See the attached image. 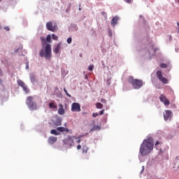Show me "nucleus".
Instances as JSON below:
<instances>
[{
	"label": "nucleus",
	"mask_w": 179,
	"mask_h": 179,
	"mask_svg": "<svg viewBox=\"0 0 179 179\" xmlns=\"http://www.w3.org/2000/svg\"><path fill=\"white\" fill-rule=\"evenodd\" d=\"M154 146L152 138L148 137L147 139H145L140 146L139 153L141 156L143 157L149 155L153 150Z\"/></svg>",
	"instance_id": "nucleus-1"
},
{
	"label": "nucleus",
	"mask_w": 179,
	"mask_h": 179,
	"mask_svg": "<svg viewBox=\"0 0 179 179\" xmlns=\"http://www.w3.org/2000/svg\"><path fill=\"white\" fill-rule=\"evenodd\" d=\"M51 45L48 43L45 45V49H42L40 51L39 55L41 58H45L46 59L50 60L51 59Z\"/></svg>",
	"instance_id": "nucleus-2"
},
{
	"label": "nucleus",
	"mask_w": 179,
	"mask_h": 179,
	"mask_svg": "<svg viewBox=\"0 0 179 179\" xmlns=\"http://www.w3.org/2000/svg\"><path fill=\"white\" fill-rule=\"evenodd\" d=\"M129 83L132 85L134 89H141L143 86V81L141 80L134 79V77L130 76L128 79Z\"/></svg>",
	"instance_id": "nucleus-3"
},
{
	"label": "nucleus",
	"mask_w": 179,
	"mask_h": 179,
	"mask_svg": "<svg viewBox=\"0 0 179 179\" xmlns=\"http://www.w3.org/2000/svg\"><path fill=\"white\" fill-rule=\"evenodd\" d=\"M34 98L33 96H29L27 98L26 104L28 106V108H29L31 111L34 110H37V103L33 101Z\"/></svg>",
	"instance_id": "nucleus-4"
},
{
	"label": "nucleus",
	"mask_w": 179,
	"mask_h": 179,
	"mask_svg": "<svg viewBox=\"0 0 179 179\" xmlns=\"http://www.w3.org/2000/svg\"><path fill=\"white\" fill-rule=\"evenodd\" d=\"M46 29L49 31L55 33V31L58 30V26L57 25V23L50 21L46 23Z\"/></svg>",
	"instance_id": "nucleus-5"
},
{
	"label": "nucleus",
	"mask_w": 179,
	"mask_h": 179,
	"mask_svg": "<svg viewBox=\"0 0 179 179\" xmlns=\"http://www.w3.org/2000/svg\"><path fill=\"white\" fill-rule=\"evenodd\" d=\"M73 139H79L78 137H75L74 136H69L63 140V143L64 145H67V146H69L70 148H72L73 146Z\"/></svg>",
	"instance_id": "nucleus-6"
},
{
	"label": "nucleus",
	"mask_w": 179,
	"mask_h": 179,
	"mask_svg": "<svg viewBox=\"0 0 179 179\" xmlns=\"http://www.w3.org/2000/svg\"><path fill=\"white\" fill-rule=\"evenodd\" d=\"M156 76L157 79L164 85H167V83H169V80L166 78L163 77V73H162V71H157Z\"/></svg>",
	"instance_id": "nucleus-7"
},
{
	"label": "nucleus",
	"mask_w": 179,
	"mask_h": 179,
	"mask_svg": "<svg viewBox=\"0 0 179 179\" xmlns=\"http://www.w3.org/2000/svg\"><path fill=\"white\" fill-rule=\"evenodd\" d=\"M71 111L73 113H79L81 111L80 104L78 103H73L71 105Z\"/></svg>",
	"instance_id": "nucleus-8"
},
{
	"label": "nucleus",
	"mask_w": 179,
	"mask_h": 179,
	"mask_svg": "<svg viewBox=\"0 0 179 179\" xmlns=\"http://www.w3.org/2000/svg\"><path fill=\"white\" fill-rule=\"evenodd\" d=\"M171 117H173V112L171 110H166L165 113H164V118L165 121H170L171 120Z\"/></svg>",
	"instance_id": "nucleus-9"
},
{
	"label": "nucleus",
	"mask_w": 179,
	"mask_h": 179,
	"mask_svg": "<svg viewBox=\"0 0 179 179\" xmlns=\"http://www.w3.org/2000/svg\"><path fill=\"white\" fill-rule=\"evenodd\" d=\"M173 169L175 171H177V170H179V156H178L174 161L173 163Z\"/></svg>",
	"instance_id": "nucleus-10"
},
{
	"label": "nucleus",
	"mask_w": 179,
	"mask_h": 179,
	"mask_svg": "<svg viewBox=\"0 0 179 179\" xmlns=\"http://www.w3.org/2000/svg\"><path fill=\"white\" fill-rule=\"evenodd\" d=\"M57 140L58 138H57V137L50 136L48 139V142L50 145H54V143H55V142H57Z\"/></svg>",
	"instance_id": "nucleus-11"
},
{
	"label": "nucleus",
	"mask_w": 179,
	"mask_h": 179,
	"mask_svg": "<svg viewBox=\"0 0 179 179\" xmlns=\"http://www.w3.org/2000/svg\"><path fill=\"white\" fill-rule=\"evenodd\" d=\"M118 16H115L113 17L110 22V24L111 26H113V27H115V25L117 24V23H118Z\"/></svg>",
	"instance_id": "nucleus-12"
},
{
	"label": "nucleus",
	"mask_w": 179,
	"mask_h": 179,
	"mask_svg": "<svg viewBox=\"0 0 179 179\" xmlns=\"http://www.w3.org/2000/svg\"><path fill=\"white\" fill-rule=\"evenodd\" d=\"M57 131H59V132H66V134H68V132H69V129L60 127L57 128Z\"/></svg>",
	"instance_id": "nucleus-13"
},
{
	"label": "nucleus",
	"mask_w": 179,
	"mask_h": 179,
	"mask_svg": "<svg viewBox=\"0 0 179 179\" xmlns=\"http://www.w3.org/2000/svg\"><path fill=\"white\" fill-rule=\"evenodd\" d=\"M59 108L58 109V114L60 115H64L65 114V110L64 109V106L62 104H59Z\"/></svg>",
	"instance_id": "nucleus-14"
},
{
	"label": "nucleus",
	"mask_w": 179,
	"mask_h": 179,
	"mask_svg": "<svg viewBox=\"0 0 179 179\" xmlns=\"http://www.w3.org/2000/svg\"><path fill=\"white\" fill-rule=\"evenodd\" d=\"M59 50H61V43H58L55 49L53 50V52H55V54H58V52H59Z\"/></svg>",
	"instance_id": "nucleus-15"
},
{
	"label": "nucleus",
	"mask_w": 179,
	"mask_h": 179,
	"mask_svg": "<svg viewBox=\"0 0 179 179\" xmlns=\"http://www.w3.org/2000/svg\"><path fill=\"white\" fill-rule=\"evenodd\" d=\"M29 78H30V80H31V82H32V83H34V82H36V75H34V73H31Z\"/></svg>",
	"instance_id": "nucleus-16"
},
{
	"label": "nucleus",
	"mask_w": 179,
	"mask_h": 179,
	"mask_svg": "<svg viewBox=\"0 0 179 179\" xmlns=\"http://www.w3.org/2000/svg\"><path fill=\"white\" fill-rule=\"evenodd\" d=\"M159 100H160V101H162V103H164V101H166L167 100V98L164 94H161L159 96Z\"/></svg>",
	"instance_id": "nucleus-17"
},
{
	"label": "nucleus",
	"mask_w": 179,
	"mask_h": 179,
	"mask_svg": "<svg viewBox=\"0 0 179 179\" xmlns=\"http://www.w3.org/2000/svg\"><path fill=\"white\" fill-rule=\"evenodd\" d=\"M17 85L19 86H20L21 87H23L24 86H26V84L22 80H17Z\"/></svg>",
	"instance_id": "nucleus-18"
},
{
	"label": "nucleus",
	"mask_w": 179,
	"mask_h": 179,
	"mask_svg": "<svg viewBox=\"0 0 179 179\" xmlns=\"http://www.w3.org/2000/svg\"><path fill=\"white\" fill-rule=\"evenodd\" d=\"M50 108H57V104L54 102H51L49 103Z\"/></svg>",
	"instance_id": "nucleus-19"
},
{
	"label": "nucleus",
	"mask_w": 179,
	"mask_h": 179,
	"mask_svg": "<svg viewBox=\"0 0 179 179\" xmlns=\"http://www.w3.org/2000/svg\"><path fill=\"white\" fill-rule=\"evenodd\" d=\"M87 150H89V148L86 145H83V153H87Z\"/></svg>",
	"instance_id": "nucleus-20"
},
{
	"label": "nucleus",
	"mask_w": 179,
	"mask_h": 179,
	"mask_svg": "<svg viewBox=\"0 0 179 179\" xmlns=\"http://www.w3.org/2000/svg\"><path fill=\"white\" fill-rule=\"evenodd\" d=\"M159 66H160V68H162L163 69H167V64H164V63H161L160 64H159Z\"/></svg>",
	"instance_id": "nucleus-21"
},
{
	"label": "nucleus",
	"mask_w": 179,
	"mask_h": 179,
	"mask_svg": "<svg viewBox=\"0 0 179 179\" xmlns=\"http://www.w3.org/2000/svg\"><path fill=\"white\" fill-rule=\"evenodd\" d=\"M96 108L101 109V108H103V105H102L101 103L98 102V103H96Z\"/></svg>",
	"instance_id": "nucleus-22"
},
{
	"label": "nucleus",
	"mask_w": 179,
	"mask_h": 179,
	"mask_svg": "<svg viewBox=\"0 0 179 179\" xmlns=\"http://www.w3.org/2000/svg\"><path fill=\"white\" fill-rule=\"evenodd\" d=\"M45 41H47L48 43H51V35L48 34L46 37Z\"/></svg>",
	"instance_id": "nucleus-23"
},
{
	"label": "nucleus",
	"mask_w": 179,
	"mask_h": 179,
	"mask_svg": "<svg viewBox=\"0 0 179 179\" xmlns=\"http://www.w3.org/2000/svg\"><path fill=\"white\" fill-rule=\"evenodd\" d=\"M50 134H52V135H59L58 131H57V130L55 129H52L50 131Z\"/></svg>",
	"instance_id": "nucleus-24"
},
{
	"label": "nucleus",
	"mask_w": 179,
	"mask_h": 179,
	"mask_svg": "<svg viewBox=\"0 0 179 179\" xmlns=\"http://www.w3.org/2000/svg\"><path fill=\"white\" fill-rule=\"evenodd\" d=\"M41 41L42 43V45L44 46V44H45V38L44 36H41Z\"/></svg>",
	"instance_id": "nucleus-25"
},
{
	"label": "nucleus",
	"mask_w": 179,
	"mask_h": 179,
	"mask_svg": "<svg viewBox=\"0 0 179 179\" xmlns=\"http://www.w3.org/2000/svg\"><path fill=\"white\" fill-rule=\"evenodd\" d=\"M52 40H55V41H58V36H57V35H55V34H52Z\"/></svg>",
	"instance_id": "nucleus-26"
},
{
	"label": "nucleus",
	"mask_w": 179,
	"mask_h": 179,
	"mask_svg": "<svg viewBox=\"0 0 179 179\" xmlns=\"http://www.w3.org/2000/svg\"><path fill=\"white\" fill-rule=\"evenodd\" d=\"M164 106H170V101H169V99H166V101H164Z\"/></svg>",
	"instance_id": "nucleus-27"
},
{
	"label": "nucleus",
	"mask_w": 179,
	"mask_h": 179,
	"mask_svg": "<svg viewBox=\"0 0 179 179\" xmlns=\"http://www.w3.org/2000/svg\"><path fill=\"white\" fill-rule=\"evenodd\" d=\"M93 69H94V65L92 64L90 66H88V71H93Z\"/></svg>",
	"instance_id": "nucleus-28"
},
{
	"label": "nucleus",
	"mask_w": 179,
	"mask_h": 179,
	"mask_svg": "<svg viewBox=\"0 0 179 179\" xmlns=\"http://www.w3.org/2000/svg\"><path fill=\"white\" fill-rule=\"evenodd\" d=\"M22 89L25 92V93H29V88H27V86H24Z\"/></svg>",
	"instance_id": "nucleus-29"
},
{
	"label": "nucleus",
	"mask_w": 179,
	"mask_h": 179,
	"mask_svg": "<svg viewBox=\"0 0 179 179\" xmlns=\"http://www.w3.org/2000/svg\"><path fill=\"white\" fill-rule=\"evenodd\" d=\"M64 93L68 96V97H71V94L68 93L66 89L64 88Z\"/></svg>",
	"instance_id": "nucleus-30"
},
{
	"label": "nucleus",
	"mask_w": 179,
	"mask_h": 179,
	"mask_svg": "<svg viewBox=\"0 0 179 179\" xmlns=\"http://www.w3.org/2000/svg\"><path fill=\"white\" fill-rule=\"evenodd\" d=\"M101 103H103V104H107V100L104 99H101Z\"/></svg>",
	"instance_id": "nucleus-31"
},
{
	"label": "nucleus",
	"mask_w": 179,
	"mask_h": 179,
	"mask_svg": "<svg viewBox=\"0 0 179 179\" xmlns=\"http://www.w3.org/2000/svg\"><path fill=\"white\" fill-rule=\"evenodd\" d=\"M67 43L68 44H71V43H72V38H67Z\"/></svg>",
	"instance_id": "nucleus-32"
},
{
	"label": "nucleus",
	"mask_w": 179,
	"mask_h": 179,
	"mask_svg": "<svg viewBox=\"0 0 179 179\" xmlns=\"http://www.w3.org/2000/svg\"><path fill=\"white\" fill-rule=\"evenodd\" d=\"M97 116H99V113H92V117H93L94 118H96V117H97Z\"/></svg>",
	"instance_id": "nucleus-33"
},
{
	"label": "nucleus",
	"mask_w": 179,
	"mask_h": 179,
	"mask_svg": "<svg viewBox=\"0 0 179 179\" xmlns=\"http://www.w3.org/2000/svg\"><path fill=\"white\" fill-rule=\"evenodd\" d=\"M104 111H105L104 109L100 110V112H99V115H103V114H104Z\"/></svg>",
	"instance_id": "nucleus-34"
},
{
	"label": "nucleus",
	"mask_w": 179,
	"mask_h": 179,
	"mask_svg": "<svg viewBox=\"0 0 179 179\" xmlns=\"http://www.w3.org/2000/svg\"><path fill=\"white\" fill-rule=\"evenodd\" d=\"M101 15H103V16H104L105 17H107V13H106V12L103 11L101 13Z\"/></svg>",
	"instance_id": "nucleus-35"
},
{
	"label": "nucleus",
	"mask_w": 179,
	"mask_h": 179,
	"mask_svg": "<svg viewBox=\"0 0 179 179\" xmlns=\"http://www.w3.org/2000/svg\"><path fill=\"white\" fill-rule=\"evenodd\" d=\"M4 30H6L7 31H9L10 30V28H9L8 27H5Z\"/></svg>",
	"instance_id": "nucleus-36"
},
{
	"label": "nucleus",
	"mask_w": 179,
	"mask_h": 179,
	"mask_svg": "<svg viewBox=\"0 0 179 179\" xmlns=\"http://www.w3.org/2000/svg\"><path fill=\"white\" fill-rule=\"evenodd\" d=\"M77 149H78V150H80V149H82V145H78L77 146Z\"/></svg>",
	"instance_id": "nucleus-37"
},
{
	"label": "nucleus",
	"mask_w": 179,
	"mask_h": 179,
	"mask_svg": "<svg viewBox=\"0 0 179 179\" xmlns=\"http://www.w3.org/2000/svg\"><path fill=\"white\" fill-rule=\"evenodd\" d=\"M134 0H126L127 3H131Z\"/></svg>",
	"instance_id": "nucleus-38"
},
{
	"label": "nucleus",
	"mask_w": 179,
	"mask_h": 179,
	"mask_svg": "<svg viewBox=\"0 0 179 179\" xmlns=\"http://www.w3.org/2000/svg\"><path fill=\"white\" fill-rule=\"evenodd\" d=\"M77 138H78V140L76 141L77 143H80V142H81L82 141L80 140V138H79L80 137H77Z\"/></svg>",
	"instance_id": "nucleus-39"
},
{
	"label": "nucleus",
	"mask_w": 179,
	"mask_h": 179,
	"mask_svg": "<svg viewBox=\"0 0 179 179\" xmlns=\"http://www.w3.org/2000/svg\"><path fill=\"white\" fill-rule=\"evenodd\" d=\"M158 145H160V143L159 141H156L155 146H157Z\"/></svg>",
	"instance_id": "nucleus-40"
},
{
	"label": "nucleus",
	"mask_w": 179,
	"mask_h": 179,
	"mask_svg": "<svg viewBox=\"0 0 179 179\" xmlns=\"http://www.w3.org/2000/svg\"><path fill=\"white\" fill-rule=\"evenodd\" d=\"M83 114L84 115H86L87 114V112H83Z\"/></svg>",
	"instance_id": "nucleus-41"
},
{
	"label": "nucleus",
	"mask_w": 179,
	"mask_h": 179,
	"mask_svg": "<svg viewBox=\"0 0 179 179\" xmlns=\"http://www.w3.org/2000/svg\"><path fill=\"white\" fill-rule=\"evenodd\" d=\"M178 34H179V27L178 28Z\"/></svg>",
	"instance_id": "nucleus-42"
},
{
	"label": "nucleus",
	"mask_w": 179,
	"mask_h": 179,
	"mask_svg": "<svg viewBox=\"0 0 179 179\" xmlns=\"http://www.w3.org/2000/svg\"><path fill=\"white\" fill-rule=\"evenodd\" d=\"M79 10H82V8L80 7L79 8Z\"/></svg>",
	"instance_id": "nucleus-43"
},
{
	"label": "nucleus",
	"mask_w": 179,
	"mask_h": 179,
	"mask_svg": "<svg viewBox=\"0 0 179 179\" xmlns=\"http://www.w3.org/2000/svg\"><path fill=\"white\" fill-rule=\"evenodd\" d=\"M19 49H17V50H16L15 51V52H17V50H18Z\"/></svg>",
	"instance_id": "nucleus-44"
},
{
	"label": "nucleus",
	"mask_w": 179,
	"mask_h": 179,
	"mask_svg": "<svg viewBox=\"0 0 179 179\" xmlns=\"http://www.w3.org/2000/svg\"><path fill=\"white\" fill-rule=\"evenodd\" d=\"M177 25H178V27H179V22H178V23H177Z\"/></svg>",
	"instance_id": "nucleus-45"
},
{
	"label": "nucleus",
	"mask_w": 179,
	"mask_h": 179,
	"mask_svg": "<svg viewBox=\"0 0 179 179\" xmlns=\"http://www.w3.org/2000/svg\"><path fill=\"white\" fill-rule=\"evenodd\" d=\"M85 79H87V76H85Z\"/></svg>",
	"instance_id": "nucleus-46"
},
{
	"label": "nucleus",
	"mask_w": 179,
	"mask_h": 179,
	"mask_svg": "<svg viewBox=\"0 0 179 179\" xmlns=\"http://www.w3.org/2000/svg\"><path fill=\"white\" fill-rule=\"evenodd\" d=\"M58 125H61V122H59V124Z\"/></svg>",
	"instance_id": "nucleus-47"
},
{
	"label": "nucleus",
	"mask_w": 179,
	"mask_h": 179,
	"mask_svg": "<svg viewBox=\"0 0 179 179\" xmlns=\"http://www.w3.org/2000/svg\"><path fill=\"white\" fill-rule=\"evenodd\" d=\"M1 29H2V27L0 26V30H1Z\"/></svg>",
	"instance_id": "nucleus-48"
},
{
	"label": "nucleus",
	"mask_w": 179,
	"mask_h": 179,
	"mask_svg": "<svg viewBox=\"0 0 179 179\" xmlns=\"http://www.w3.org/2000/svg\"><path fill=\"white\" fill-rule=\"evenodd\" d=\"M140 17H142V15H140Z\"/></svg>",
	"instance_id": "nucleus-49"
},
{
	"label": "nucleus",
	"mask_w": 179,
	"mask_h": 179,
	"mask_svg": "<svg viewBox=\"0 0 179 179\" xmlns=\"http://www.w3.org/2000/svg\"><path fill=\"white\" fill-rule=\"evenodd\" d=\"M179 1V0H178Z\"/></svg>",
	"instance_id": "nucleus-50"
}]
</instances>
